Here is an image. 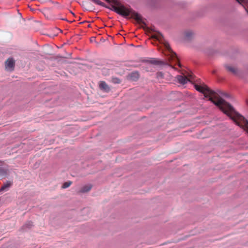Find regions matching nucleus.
Segmentation results:
<instances>
[{"mask_svg":"<svg viewBox=\"0 0 248 248\" xmlns=\"http://www.w3.org/2000/svg\"><path fill=\"white\" fill-rule=\"evenodd\" d=\"M226 95L218 90V108L230 118L236 124L243 128L248 133V121L233 107L222 98Z\"/></svg>","mask_w":248,"mask_h":248,"instance_id":"f257e3e1","label":"nucleus"},{"mask_svg":"<svg viewBox=\"0 0 248 248\" xmlns=\"http://www.w3.org/2000/svg\"><path fill=\"white\" fill-rule=\"evenodd\" d=\"M177 79L179 83L185 84L188 81L191 82H196L194 87L198 92L202 93L205 98L212 102L216 106H217V93L210 90L204 83L202 82L200 79H195L194 77L192 74H188L187 77L183 75L177 76Z\"/></svg>","mask_w":248,"mask_h":248,"instance_id":"f03ea898","label":"nucleus"},{"mask_svg":"<svg viewBox=\"0 0 248 248\" xmlns=\"http://www.w3.org/2000/svg\"><path fill=\"white\" fill-rule=\"evenodd\" d=\"M112 8L116 13L123 16L127 17L130 16L131 17L134 18L138 22L143 23L141 16L131 8H127L117 2H114V4L112 5Z\"/></svg>","mask_w":248,"mask_h":248,"instance_id":"7ed1b4c3","label":"nucleus"},{"mask_svg":"<svg viewBox=\"0 0 248 248\" xmlns=\"http://www.w3.org/2000/svg\"><path fill=\"white\" fill-rule=\"evenodd\" d=\"M152 38H154L155 39L159 41L162 42L164 45L165 50V55L168 57V59L169 61H172L175 62H176L179 67H181V65L179 62L178 58L176 55V54L172 51L169 44L163 40V37L161 33L159 32H157L154 34H153L151 36Z\"/></svg>","mask_w":248,"mask_h":248,"instance_id":"20e7f679","label":"nucleus"},{"mask_svg":"<svg viewBox=\"0 0 248 248\" xmlns=\"http://www.w3.org/2000/svg\"><path fill=\"white\" fill-rule=\"evenodd\" d=\"M15 64V61L13 58H9L5 62V68L6 69L13 70Z\"/></svg>","mask_w":248,"mask_h":248,"instance_id":"39448f33","label":"nucleus"},{"mask_svg":"<svg viewBox=\"0 0 248 248\" xmlns=\"http://www.w3.org/2000/svg\"><path fill=\"white\" fill-rule=\"evenodd\" d=\"M99 86L100 90L105 92H108L110 91L108 85L104 81H100Z\"/></svg>","mask_w":248,"mask_h":248,"instance_id":"423d86ee","label":"nucleus"},{"mask_svg":"<svg viewBox=\"0 0 248 248\" xmlns=\"http://www.w3.org/2000/svg\"><path fill=\"white\" fill-rule=\"evenodd\" d=\"M139 78L140 74L137 71L133 72L128 75L129 79L132 81H137Z\"/></svg>","mask_w":248,"mask_h":248,"instance_id":"0eeeda50","label":"nucleus"},{"mask_svg":"<svg viewBox=\"0 0 248 248\" xmlns=\"http://www.w3.org/2000/svg\"><path fill=\"white\" fill-rule=\"evenodd\" d=\"M12 182L11 181H8L6 183L4 184L1 187L0 191H7L9 188L12 186Z\"/></svg>","mask_w":248,"mask_h":248,"instance_id":"6e6552de","label":"nucleus"},{"mask_svg":"<svg viewBox=\"0 0 248 248\" xmlns=\"http://www.w3.org/2000/svg\"><path fill=\"white\" fill-rule=\"evenodd\" d=\"M92 188V186L86 185L83 186L81 189L78 192V193H86L89 191Z\"/></svg>","mask_w":248,"mask_h":248,"instance_id":"1a4fd4ad","label":"nucleus"},{"mask_svg":"<svg viewBox=\"0 0 248 248\" xmlns=\"http://www.w3.org/2000/svg\"><path fill=\"white\" fill-rule=\"evenodd\" d=\"M241 4L248 13V0H236Z\"/></svg>","mask_w":248,"mask_h":248,"instance_id":"9d476101","label":"nucleus"},{"mask_svg":"<svg viewBox=\"0 0 248 248\" xmlns=\"http://www.w3.org/2000/svg\"><path fill=\"white\" fill-rule=\"evenodd\" d=\"M149 62L155 65H161L163 63V62L159 61L158 60L155 58L152 59L151 60H150Z\"/></svg>","mask_w":248,"mask_h":248,"instance_id":"9b49d317","label":"nucleus"},{"mask_svg":"<svg viewBox=\"0 0 248 248\" xmlns=\"http://www.w3.org/2000/svg\"><path fill=\"white\" fill-rule=\"evenodd\" d=\"M228 71L231 72L234 74H236L237 72V69L235 68V67L228 65L226 67Z\"/></svg>","mask_w":248,"mask_h":248,"instance_id":"f8f14e48","label":"nucleus"},{"mask_svg":"<svg viewBox=\"0 0 248 248\" xmlns=\"http://www.w3.org/2000/svg\"><path fill=\"white\" fill-rule=\"evenodd\" d=\"M193 33L191 31H187L185 32V37L187 39H190L193 36Z\"/></svg>","mask_w":248,"mask_h":248,"instance_id":"ddd939ff","label":"nucleus"},{"mask_svg":"<svg viewBox=\"0 0 248 248\" xmlns=\"http://www.w3.org/2000/svg\"><path fill=\"white\" fill-rule=\"evenodd\" d=\"M7 174V170L2 168L0 167V176H6Z\"/></svg>","mask_w":248,"mask_h":248,"instance_id":"4468645a","label":"nucleus"},{"mask_svg":"<svg viewBox=\"0 0 248 248\" xmlns=\"http://www.w3.org/2000/svg\"><path fill=\"white\" fill-rule=\"evenodd\" d=\"M72 184L71 181H67L63 183V184L62 186V188H66L70 186V185Z\"/></svg>","mask_w":248,"mask_h":248,"instance_id":"2eb2a0df","label":"nucleus"},{"mask_svg":"<svg viewBox=\"0 0 248 248\" xmlns=\"http://www.w3.org/2000/svg\"><path fill=\"white\" fill-rule=\"evenodd\" d=\"M112 80V82L114 83L119 84L121 83V80L117 78H113Z\"/></svg>","mask_w":248,"mask_h":248,"instance_id":"dca6fc26","label":"nucleus"},{"mask_svg":"<svg viewBox=\"0 0 248 248\" xmlns=\"http://www.w3.org/2000/svg\"><path fill=\"white\" fill-rule=\"evenodd\" d=\"M93 2L98 4V5H103V3L100 0H91Z\"/></svg>","mask_w":248,"mask_h":248,"instance_id":"f3484780","label":"nucleus"},{"mask_svg":"<svg viewBox=\"0 0 248 248\" xmlns=\"http://www.w3.org/2000/svg\"><path fill=\"white\" fill-rule=\"evenodd\" d=\"M157 77L162 78L163 76V75L162 73H161V72H158V73H157Z\"/></svg>","mask_w":248,"mask_h":248,"instance_id":"a211bd4d","label":"nucleus"},{"mask_svg":"<svg viewBox=\"0 0 248 248\" xmlns=\"http://www.w3.org/2000/svg\"><path fill=\"white\" fill-rule=\"evenodd\" d=\"M207 53H208V54L209 55H212V53L210 52V50H208Z\"/></svg>","mask_w":248,"mask_h":248,"instance_id":"6ab92c4d","label":"nucleus"},{"mask_svg":"<svg viewBox=\"0 0 248 248\" xmlns=\"http://www.w3.org/2000/svg\"><path fill=\"white\" fill-rule=\"evenodd\" d=\"M106 0L109 2H110V0Z\"/></svg>","mask_w":248,"mask_h":248,"instance_id":"aec40b11","label":"nucleus"}]
</instances>
